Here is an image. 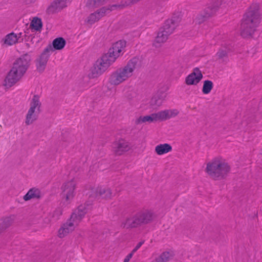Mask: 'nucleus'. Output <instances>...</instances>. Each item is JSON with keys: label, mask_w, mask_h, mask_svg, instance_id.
Wrapping results in <instances>:
<instances>
[{"label": "nucleus", "mask_w": 262, "mask_h": 262, "mask_svg": "<svg viewBox=\"0 0 262 262\" xmlns=\"http://www.w3.org/2000/svg\"><path fill=\"white\" fill-rule=\"evenodd\" d=\"M172 150V147L170 144L165 143L163 144H159L155 148L156 153L159 155L166 154Z\"/></svg>", "instance_id": "4be33fe9"}, {"label": "nucleus", "mask_w": 262, "mask_h": 262, "mask_svg": "<svg viewBox=\"0 0 262 262\" xmlns=\"http://www.w3.org/2000/svg\"><path fill=\"white\" fill-rule=\"evenodd\" d=\"M256 80L258 82H261L262 81V72L259 74V76H257L256 77Z\"/></svg>", "instance_id": "58836bf2"}, {"label": "nucleus", "mask_w": 262, "mask_h": 262, "mask_svg": "<svg viewBox=\"0 0 262 262\" xmlns=\"http://www.w3.org/2000/svg\"><path fill=\"white\" fill-rule=\"evenodd\" d=\"M139 61V59L134 57L130 59L123 68H119L111 75L109 82L111 84L117 85L131 77Z\"/></svg>", "instance_id": "39448f33"}, {"label": "nucleus", "mask_w": 262, "mask_h": 262, "mask_svg": "<svg viewBox=\"0 0 262 262\" xmlns=\"http://www.w3.org/2000/svg\"><path fill=\"white\" fill-rule=\"evenodd\" d=\"M173 255L168 251H165L161 253L159 257H158L160 262H167L171 259Z\"/></svg>", "instance_id": "2f4dec72"}, {"label": "nucleus", "mask_w": 262, "mask_h": 262, "mask_svg": "<svg viewBox=\"0 0 262 262\" xmlns=\"http://www.w3.org/2000/svg\"><path fill=\"white\" fill-rule=\"evenodd\" d=\"M42 27V21L40 18L34 17L30 24V27L36 31H40Z\"/></svg>", "instance_id": "c756f323"}, {"label": "nucleus", "mask_w": 262, "mask_h": 262, "mask_svg": "<svg viewBox=\"0 0 262 262\" xmlns=\"http://www.w3.org/2000/svg\"><path fill=\"white\" fill-rule=\"evenodd\" d=\"M138 249H139L137 247H135L129 254H132V255L133 256L134 253H135Z\"/></svg>", "instance_id": "37998d69"}, {"label": "nucleus", "mask_w": 262, "mask_h": 262, "mask_svg": "<svg viewBox=\"0 0 262 262\" xmlns=\"http://www.w3.org/2000/svg\"><path fill=\"white\" fill-rule=\"evenodd\" d=\"M152 262H160L158 258H156L155 260L152 261Z\"/></svg>", "instance_id": "49530a36"}, {"label": "nucleus", "mask_w": 262, "mask_h": 262, "mask_svg": "<svg viewBox=\"0 0 262 262\" xmlns=\"http://www.w3.org/2000/svg\"><path fill=\"white\" fill-rule=\"evenodd\" d=\"M110 10L111 9H110L109 6L107 7H103L96 11V12L97 13V15H99L100 16V18H101L103 16H104L106 13L110 12Z\"/></svg>", "instance_id": "f704fd0d"}, {"label": "nucleus", "mask_w": 262, "mask_h": 262, "mask_svg": "<svg viewBox=\"0 0 262 262\" xmlns=\"http://www.w3.org/2000/svg\"><path fill=\"white\" fill-rule=\"evenodd\" d=\"M66 43V40L63 38L58 37L53 40L52 48L53 49V51L55 50H60L64 47ZM52 51L53 52V51Z\"/></svg>", "instance_id": "5701e85b"}, {"label": "nucleus", "mask_w": 262, "mask_h": 262, "mask_svg": "<svg viewBox=\"0 0 262 262\" xmlns=\"http://www.w3.org/2000/svg\"><path fill=\"white\" fill-rule=\"evenodd\" d=\"M140 0H130V3L132 4H134L139 2Z\"/></svg>", "instance_id": "c03bdc74"}, {"label": "nucleus", "mask_w": 262, "mask_h": 262, "mask_svg": "<svg viewBox=\"0 0 262 262\" xmlns=\"http://www.w3.org/2000/svg\"><path fill=\"white\" fill-rule=\"evenodd\" d=\"M203 75L198 68H195L193 72L188 75L185 79V83L187 85H196L202 79Z\"/></svg>", "instance_id": "f8f14e48"}, {"label": "nucleus", "mask_w": 262, "mask_h": 262, "mask_svg": "<svg viewBox=\"0 0 262 262\" xmlns=\"http://www.w3.org/2000/svg\"><path fill=\"white\" fill-rule=\"evenodd\" d=\"M223 0H212V3L207 7V11H210L214 14L223 3Z\"/></svg>", "instance_id": "a878e982"}, {"label": "nucleus", "mask_w": 262, "mask_h": 262, "mask_svg": "<svg viewBox=\"0 0 262 262\" xmlns=\"http://www.w3.org/2000/svg\"><path fill=\"white\" fill-rule=\"evenodd\" d=\"M14 220V216H10L3 217L0 220V234L11 226Z\"/></svg>", "instance_id": "6ab92c4d"}, {"label": "nucleus", "mask_w": 262, "mask_h": 262, "mask_svg": "<svg viewBox=\"0 0 262 262\" xmlns=\"http://www.w3.org/2000/svg\"><path fill=\"white\" fill-rule=\"evenodd\" d=\"M67 0H54L48 7L47 12L49 14H54L61 11L67 7Z\"/></svg>", "instance_id": "ddd939ff"}, {"label": "nucleus", "mask_w": 262, "mask_h": 262, "mask_svg": "<svg viewBox=\"0 0 262 262\" xmlns=\"http://www.w3.org/2000/svg\"><path fill=\"white\" fill-rule=\"evenodd\" d=\"M138 249H139L137 247H135L129 254H132V255L133 256L134 253H135Z\"/></svg>", "instance_id": "a19ab883"}, {"label": "nucleus", "mask_w": 262, "mask_h": 262, "mask_svg": "<svg viewBox=\"0 0 262 262\" xmlns=\"http://www.w3.org/2000/svg\"><path fill=\"white\" fill-rule=\"evenodd\" d=\"M75 222H73L70 218L63 226L59 229L58 231L59 236L60 238L63 237L69 232L72 231L74 229Z\"/></svg>", "instance_id": "2eb2a0df"}, {"label": "nucleus", "mask_w": 262, "mask_h": 262, "mask_svg": "<svg viewBox=\"0 0 262 262\" xmlns=\"http://www.w3.org/2000/svg\"><path fill=\"white\" fill-rule=\"evenodd\" d=\"M213 14L210 11H207V8L205 9L203 12L199 14L195 18V23L201 24L206 21L208 18L212 16Z\"/></svg>", "instance_id": "412c9836"}, {"label": "nucleus", "mask_w": 262, "mask_h": 262, "mask_svg": "<svg viewBox=\"0 0 262 262\" xmlns=\"http://www.w3.org/2000/svg\"><path fill=\"white\" fill-rule=\"evenodd\" d=\"M76 183L74 179L64 182L61 187L62 192L61 195L66 201H69L73 199L75 195V189Z\"/></svg>", "instance_id": "1a4fd4ad"}, {"label": "nucleus", "mask_w": 262, "mask_h": 262, "mask_svg": "<svg viewBox=\"0 0 262 262\" xmlns=\"http://www.w3.org/2000/svg\"><path fill=\"white\" fill-rule=\"evenodd\" d=\"M134 95V93L132 92H127L126 94V98L129 99L131 100Z\"/></svg>", "instance_id": "e433bc0d"}, {"label": "nucleus", "mask_w": 262, "mask_h": 262, "mask_svg": "<svg viewBox=\"0 0 262 262\" xmlns=\"http://www.w3.org/2000/svg\"><path fill=\"white\" fill-rule=\"evenodd\" d=\"M228 164L219 158H215L207 164L206 172L213 180H220L226 178L230 172Z\"/></svg>", "instance_id": "423d86ee"}, {"label": "nucleus", "mask_w": 262, "mask_h": 262, "mask_svg": "<svg viewBox=\"0 0 262 262\" xmlns=\"http://www.w3.org/2000/svg\"><path fill=\"white\" fill-rule=\"evenodd\" d=\"M213 82L209 80H207L204 81L202 92L204 94H209L213 88Z\"/></svg>", "instance_id": "7c9ffc66"}, {"label": "nucleus", "mask_w": 262, "mask_h": 262, "mask_svg": "<svg viewBox=\"0 0 262 262\" xmlns=\"http://www.w3.org/2000/svg\"><path fill=\"white\" fill-rule=\"evenodd\" d=\"M42 196L40 190L36 188L30 189L28 192L24 196L25 201H29L32 199H40Z\"/></svg>", "instance_id": "a211bd4d"}, {"label": "nucleus", "mask_w": 262, "mask_h": 262, "mask_svg": "<svg viewBox=\"0 0 262 262\" xmlns=\"http://www.w3.org/2000/svg\"><path fill=\"white\" fill-rule=\"evenodd\" d=\"M21 33L17 35L14 34L13 32L7 34L4 38L2 39V41L4 45L7 46H12L16 43L19 38L20 37Z\"/></svg>", "instance_id": "f3484780"}, {"label": "nucleus", "mask_w": 262, "mask_h": 262, "mask_svg": "<svg viewBox=\"0 0 262 262\" xmlns=\"http://www.w3.org/2000/svg\"><path fill=\"white\" fill-rule=\"evenodd\" d=\"M62 214V210L60 208L56 209L52 213V217L55 220H58Z\"/></svg>", "instance_id": "c9c22d12"}, {"label": "nucleus", "mask_w": 262, "mask_h": 262, "mask_svg": "<svg viewBox=\"0 0 262 262\" xmlns=\"http://www.w3.org/2000/svg\"><path fill=\"white\" fill-rule=\"evenodd\" d=\"M87 212V209L84 206L80 205L77 209L71 214V219L73 222H75L76 225L80 221Z\"/></svg>", "instance_id": "4468645a"}, {"label": "nucleus", "mask_w": 262, "mask_h": 262, "mask_svg": "<svg viewBox=\"0 0 262 262\" xmlns=\"http://www.w3.org/2000/svg\"><path fill=\"white\" fill-rule=\"evenodd\" d=\"M107 0H88L86 6L90 8L98 7L104 4Z\"/></svg>", "instance_id": "c85d7f7f"}, {"label": "nucleus", "mask_w": 262, "mask_h": 262, "mask_svg": "<svg viewBox=\"0 0 262 262\" xmlns=\"http://www.w3.org/2000/svg\"><path fill=\"white\" fill-rule=\"evenodd\" d=\"M31 62V55L28 53L17 58L5 79V85L10 88L19 81L30 67Z\"/></svg>", "instance_id": "7ed1b4c3"}, {"label": "nucleus", "mask_w": 262, "mask_h": 262, "mask_svg": "<svg viewBox=\"0 0 262 262\" xmlns=\"http://www.w3.org/2000/svg\"><path fill=\"white\" fill-rule=\"evenodd\" d=\"M41 105V102L39 101V96L37 95H34L30 103L31 106L30 109L35 111V108H37V111L39 113L40 112V108Z\"/></svg>", "instance_id": "393cba45"}, {"label": "nucleus", "mask_w": 262, "mask_h": 262, "mask_svg": "<svg viewBox=\"0 0 262 262\" xmlns=\"http://www.w3.org/2000/svg\"><path fill=\"white\" fill-rule=\"evenodd\" d=\"M126 46V41L120 40L113 43L107 53L103 55L100 60H98L91 70V77H97L105 72L121 55Z\"/></svg>", "instance_id": "f257e3e1"}, {"label": "nucleus", "mask_w": 262, "mask_h": 262, "mask_svg": "<svg viewBox=\"0 0 262 262\" xmlns=\"http://www.w3.org/2000/svg\"><path fill=\"white\" fill-rule=\"evenodd\" d=\"M259 6L252 4L243 16L241 25V34L244 37H251L260 22Z\"/></svg>", "instance_id": "f03ea898"}, {"label": "nucleus", "mask_w": 262, "mask_h": 262, "mask_svg": "<svg viewBox=\"0 0 262 262\" xmlns=\"http://www.w3.org/2000/svg\"><path fill=\"white\" fill-rule=\"evenodd\" d=\"M138 249H139L137 247H135L129 254H132V255L133 256L134 253H135Z\"/></svg>", "instance_id": "79ce46f5"}, {"label": "nucleus", "mask_w": 262, "mask_h": 262, "mask_svg": "<svg viewBox=\"0 0 262 262\" xmlns=\"http://www.w3.org/2000/svg\"><path fill=\"white\" fill-rule=\"evenodd\" d=\"M132 256V254H128L124 258L123 262H128Z\"/></svg>", "instance_id": "4c0bfd02"}, {"label": "nucleus", "mask_w": 262, "mask_h": 262, "mask_svg": "<svg viewBox=\"0 0 262 262\" xmlns=\"http://www.w3.org/2000/svg\"><path fill=\"white\" fill-rule=\"evenodd\" d=\"M165 97V93H162L161 98H160L159 96H154L151 100V105L152 106H160L162 105Z\"/></svg>", "instance_id": "cd10ccee"}, {"label": "nucleus", "mask_w": 262, "mask_h": 262, "mask_svg": "<svg viewBox=\"0 0 262 262\" xmlns=\"http://www.w3.org/2000/svg\"><path fill=\"white\" fill-rule=\"evenodd\" d=\"M144 241H141L137 244V245L136 246V247H137L138 249H139L140 248V247L144 244Z\"/></svg>", "instance_id": "ea45409f"}, {"label": "nucleus", "mask_w": 262, "mask_h": 262, "mask_svg": "<svg viewBox=\"0 0 262 262\" xmlns=\"http://www.w3.org/2000/svg\"><path fill=\"white\" fill-rule=\"evenodd\" d=\"M230 52V49L227 48H221L216 53L217 59L222 62L226 61L228 58V54Z\"/></svg>", "instance_id": "b1692460"}, {"label": "nucleus", "mask_w": 262, "mask_h": 262, "mask_svg": "<svg viewBox=\"0 0 262 262\" xmlns=\"http://www.w3.org/2000/svg\"><path fill=\"white\" fill-rule=\"evenodd\" d=\"M129 3H127L126 2H121L120 4H114L109 6L110 11H112L115 9H122L125 7L128 6Z\"/></svg>", "instance_id": "72a5a7b5"}, {"label": "nucleus", "mask_w": 262, "mask_h": 262, "mask_svg": "<svg viewBox=\"0 0 262 262\" xmlns=\"http://www.w3.org/2000/svg\"><path fill=\"white\" fill-rule=\"evenodd\" d=\"M53 51L52 46L49 45L45 49L42 53L37 57L35 60V66L38 72L42 73L45 70L47 62L50 56V52Z\"/></svg>", "instance_id": "6e6552de"}, {"label": "nucleus", "mask_w": 262, "mask_h": 262, "mask_svg": "<svg viewBox=\"0 0 262 262\" xmlns=\"http://www.w3.org/2000/svg\"><path fill=\"white\" fill-rule=\"evenodd\" d=\"M179 113V112L177 110H165L160 111L159 116L161 118V121H163L176 117Z\"/></svg>", "instance_id": "aec40b11"}, {"label": "nucleus", "mask_w": 262, "mask_h": 262, "mask_svg": "<svg viewBox=\"0 0 262 262\" xmlns=\"http://www.w3.org/2000/svg\"><path fill=\"white\" fill-rule=\"evenodd\" d=\"M130 148L129 143L126 140L120 138L112 144V150L116 155H121Z\"/></svg>", "instance_id": "9b49d317"}, {"label": "nucleus", "mask_w": 262, "mask_h": 262, "mask_svg": "<svg viewBox=\"0 0 262 262\" xmlns=\"http://www.w3.org/2000/svg\"><path fill=\"white\" fill-rule=\"evenodd\" d=\"M100 16L97 15L96 11L93 13H92L87 18V23L90 24H93L96 21H98L100 19Z\"/></svg>", "instance_id": "473e14b6"}, {"label": "nucleus", "mask_w": 262, "mask_h": 262, "mask_svg": "<svg viewBox=\"0 0 262 262\" xmlns=\"http://www.w3.org/2000/svg\"><path fill=\"white\" fill-rule=\"evenodd\" d=\"M159 115V112L157 113H152L149 116H141L136 120L135 124L137 125L146 122L151 123L158 120H161Z\"/></svg>", "instance_id": "dca6fc26"}, {"label": "nucleus", "mask_w": 262, "mask_h": 262, "mask_svg": "<svg viewBox=\"0 0 262 262\" xmlns=\"http://www.w3.org/2000/svg\"><path fill=\"white\" fill-rule=\"evenodd\" d=\"M180 21L181 18L179 16H173L171 18L165 21L163 26L159 29L156 37L154 43L156 47H157L156 43H164L167 40L168 36L173 33Z\"/></svg>", "instance_id": "0eeeda50"}, {"label": "nucleus", "mask_w": 262, "mask_h": 262, "mask_svg": "<svg viewBox=\"0 0 262 262\" xmlns=\"http://www.w3.org/2000/svg\"><path fill=\"white\" fill-rule=\"evenodd\" d=\"M155 217V214L150 210H140L127 216L122 221L121 226L125 229L136 228L150 223Z\"/></svg>", "instance_id": "20e7f679"}, {"label": "nucleus", "mask_w": 262, "mask_h": 262, "mask_svg": "<svg viewBox=\"0 0 262 262\" xmlns=\"http://www.w3.org/2000/svg\"><path fill=\"white\" fill-rule=\"evenodd\" d=\"M113 193L110 188L107 187H98L90 195L91 201L100 200L101 199L108 200L112 197Z\"/></svg>", "instance_id": "9d476101"}, {"label": "nucleus", "mask_w": 262, "mask_h": 262, "mask_svg": "<svg viewBox=\"0 0 262 262\" xmlns=\"http://www.w3.org/2000/svg\"><path fill=\"white\" fill-rule=\"evenodd\" d=\"M36 119L37 117L35 114V111L29 108L26 116V124L28 125H30Z\"/></svg>", "instance_id": "bb28decb"}, {"label": "nucleus", "mask_w": 262, "mask_h": 262, "mask_svg": "<svg viewBox=\"0 0 262 262\" xmlns=\"http://www.w3.org/2000/svg\"><path fill=\"white\" fill-rule=\"evenodd\" d=\"M162 93H165L164 92H158L156 95H155V96H159L160 98H161V95H162Z\"/></svg>", "instance_id": "a18cd8bd"}]
</instances>
